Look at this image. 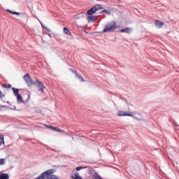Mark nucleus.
<instances>
[{
	"mask_svg": "<svg viewBox=\"0 0 179 179\" xmlns=\"http://www.w3.org/2000/svg\"><path fill=\"white\" fill-rule=\"evenodd\" d=\"M76 78H77V79H78L80 82H85V79H83V77H82L79 74H77V76H76Z\"/></svg>",
	"mask_w": 179,
	"mask_h": 179,
	"instance_id": "obj_18",
	"label": "nucleus"
},
{
	"mask_svg": "<svg viewBox=\"0 0 179 179\" xmlns=\"http://www.w3.org/2000/svg\"><path fill=\"white\" fill-rule=\"evenodd\" d=\"M92 8H94V10L95 12H97V11L103 9V6H101V4H96V5L94 6Z\"/></svg>",
	"mask_w": 179,
	"mask_h": 179,
	"instance_id": "obj_7",
	"label": "nucleus"
},
{
	"mask_svg": "<svg viewBox=\"0 0 179 179\" xmlns=\"http://www.w3.org/2000/svg\"><path fill=\"white\" fill-rule=\"evenodd\" d=\"M30 78H31L30 74H29V73H26V74L23 76V79H24V80H25L26 83H27L28 80H29Z\"/></svg>",
	"mask_w": 179,
	"mask_h": 179,
	"instance_id": "obj_14",
	"label": "nucleus"
},
{
	"mask_svg": "<svg viewBox=\"0 0 179 179\" xmlns=\"http://www.w3.org/2000/svg\"><path fill=\"white\" fill-rule=\"evenodd\" d=\"M3 97H5V94H3V92H1L0 90V99H2Z\"/></svg>",
	"mask_w": 179,
	"mask_h": 179,
	"instance_id": "obj_26",
	"label": "nucleus"
},
{
	"mask_svg": "<svg viewBox=\"0 0 179 179\" xmlns=\"http://www.w3.org/2000/svg\"><path fill=\"white\" fill-rule=\"evenodd\" d=\"M71 178L73 179H82L80 176H79V173L78 172H76L73 173V175L71 176Z\"/></svg>",
	"mask_w": 179,
	"mask_h": 179,
	"instance_id": "obj_9",
	"label": "nucleus"
},
{
	"mask_svg": "<svg viewBox=\"0 0 179 179\" xmlns=\"http://www.w3.org/2000/svg\"><path fill=\"white\" fill-rule=\"evenodd\" d=\"M120 99H121V100H124V98H120Z\"/></svg>",
	"mask_w": 179,
	"mask_h": 179,
	"instance_id": "obj_31",
	"label": "nucleus"
},
{
	"mask_svg": "<svg viewBox=\"0 0 179 179\" xmlns=\"http://www.w3.org/2000/svg\"><path fill=\"white\" fill-rule=\"evenodd\" d=\"M26 16H27V14H22V17H26Z\"/></svg>",
	"mask_w": 179,
	"mask_h": 179,
	"instance_id": "obj_29",
	"label": "nucleus"
},
{
	"mask_svg": "<svg viewBox=\"0 0 179 179\" xmlns=\"http://www.w3.org/2000/svg\"><path fill=\"white\" fill-rule=\"evenodd\" d=\"M97 20V15H90L87 17V22L89 23H93Z\"/></svg>",
	"mask_w": 179,
	"mask_h": 179,
	"instance_id": "obj_3",
	"label": "nucleus"
},
{
	"mask_svg": "<svg viewBox=\"0 0 179 179\" xmlns=\"http://www.w3.org/2000/svg\"><path fill=\"white\" fill-rule=\"evenodd\" d=\"M34 85H35L36 86H37V87H38V92H44V89H45V86H44V85H43V83H41V82H40L38 80H36Z\"/></svg>",
	"mask_w": 179,
	"mask_h": 179,
	"instance_id": "obj_2",
	"label": "nucleus"
},
{
	"mask_svg": "<svg viewBox=\"0 0 179 179\" xmlns=\"http://www.w3.org/2000/svg\"><path fill=\"white\" fill-rule=\"evenodd\" d=\"M41 26H42L43 29H44L45 30H47L48 31V33L51 32V30L50 29L44 27V25H43L42 24H41Z\"/></svg>",
	"mask_w": 179,
	"mask_h": 179,
	"instance_id": "obj_24",
	"label": "nucleus"
},
{
	"mask_svg": "<svg viewBox=\"0 0 179 179\" xmlns=\"http://www.w3.org/2000/svg\"><path fill=\"white\" fill-rule=\"evenodd\" d=\"M6 12H8V13H11V15H20V13H17L16 11H12V10H10L9 9H7Z\"/></svg>",
	"mask_w": 179,
	"mask_h": 179,
	"instance_id": "obj_17",
	"label": "nucleus"
},
{
	"mask_svg": "<svg viewBox=\"0 0 179 179\" xmlns=\"http://www.w3.org/2000/svg\"><path fill=\"white\" fill-rule=\"evenodd\" d=\"M70 71H71L73 72V73H75L76 76L78 74V71H74L73 69H71Z\"/></svg>",
	"mask_w": 179,
	"mask_h": 179,
	"instance_id": "obj_27",
	"label": "nucleus"
},
{
	"mask_svg": "<svg viewBox=\"0 0 179 179\" xmlns=\"http://www.w3.org/2000/svg\"><path fill=\"white\" fill-rule=\"evenodd\" d=\"M64 31L65 34H68V35L71 34V31H69V29H68V28H66V27L64 28Z\"/></svg>",
	"mask_w": 179,
	"mask_h": 179,
	"instance_id": "obj_22",
	"label": "nucleus"
},
{
	"mask_svg": "<svg viewBox=\"0 0 179 179\" xmlns=\"http://www.w3.org/2000/svg\"><path fill=\"white\" fill-rule=\"evenodd\" d=\"M117 117H132V114L127 113L124 111H119L117 113Z\"/></svg>",
	"mask_w": 179,
	"mask_h": 179,
	"instance_id": "obj_4",
	"label": "nucleus"
},
{
	"mask_svg": "<svg viewBox=\"0 0 179 179\" xmlns=\"http://www.w3.org/2000/svg\"><path fill=\"white\" fill-rule=\"evenodd\" d=\"M83 169V166H78L76 170V171H80V170H82Z\"/></svg>",
	"mask_w": 179,
	"mask_h": 179,
	"instance_id": "obj_25",
	"label": "nucleus"
},
{
	"mask_svg": "<svg viewBox=\"0 0 179 179\" xmlns=\"http://www.w3.org/2000/svg\"><path fill=\"white\" fill-rule=\"evenodd\" d=\"M7 103H9V101H7Z\"/></svg>",
	"mask_w": 179,
	"mask_h": 179,
	"instance_id": "obj_32",
	"label": "nucleus"
},
{
	"mask_svg": "<svg viewBox=\"0 0 179 179\" xmlns=\"http://www.w3.org/2000/svg\"><path fill=\"white\" fill-rule=\"evenodd\" d=\"M11 89L13 90L14 96H18L19 94H19V89L15 88V87H12Z\"/></svg>",
	"mask_w": 179,
	"mask_h": 179,
	"instance_id": "obj_11",
	"label": "nucleus"
},
{
	"mask_svg": "<svg viewBox=\"0 0 179 179\" xmlns=\"http://www.w3.org/2000/svg\"><path fill=\"white\" fill-rule=\"evenodd\" d=\"M115 29H117V23L115 21H112L105 25L102 33H111V31H114Z\"/></svg>",
	"mask_w": 179,
	"mask_h": 179,
	"instance_id": "obj_1",
	"label": "nucleus"
},
{
	"mask_svg": "<svg viewBox=\"0 0 179 179\" xmlns=\"http://www.w3.org/2000/svg\"><path fill=\"white\" fill-rule=\"evenodd\" d=\"M48 128H50V129H52L53 131H55L56 132H62V130L55 127H52V126H48Z\"/></svg>",
	"mask_w": 179,
	"mask_h": 179,
	"instance_id": "obj_12",
	"label": "nucleus"
},
{
	"mask_svg": "<svg viewBox=\"0 0 179 179\" xmlns=\"http://www.w3.org/2000/svg\"><path fill=\"white\" fill-rule=\"evenodd\" d=\"M101 13H106V15H111V11L110 10H103L101 11Z\"/></svg>",
	"mask_w": 179,
	"mask_h": 179,
	"instance_id": "obj_20",
	"label": "nucleus"
},
{
	"mask_svg": "<svg viewBox=\"0 0 179 179\" xmlns=\"http://www.w3.org/2000/svg\"><path fill=\"white\" fill-rule=\"evenodd\" d=\"M2 87H4L5 89H10V87H12V85L10 84H6V85H3Z\"/></svg>",
	"mask_w": 179,
	"mask_h": 179,
	"instance_id": "obj_21",
	"label": "nucleus"
},
{
	"mask_svg": "<svg viewBox=\"0 0 179 179\" xmlns=\"http://www.w3.org/2000/svg\"><path fill=\"white\" fill-rule=\"evenodd\" d=\"M121 33H127V34H131L132 32V28L126 27L125 29H122L120 30Z\"/></svg>",
	"mask_w": 179,
	"mask_h": 179,
	"instance_id": "obj_6",
	"label": "nucleus"
},
{
	"mask_svg": "<svg viewBox=\"0 0 179 179\" xmlns=\"http://www.w3.org/2000/svg\"><path fill=\"white\" fill-rule=\"evenodd\" d=\"M155 26L157 29H162L163 26H164V22L160 21V20H155Z\"/></svg>",
	"mask_w": 179,
	"mask_h": 179,
	"instance_id": "obj_5",
	"label": "nucleus"
},
{
	"mask_svg": "<svg viewBox=\"0 0 179 179\" xmlns=\"http://www.w3.org/2000/svg\"><path fill=\"white\" fill-rule=\"evenodd\" d=\"M15 96L17 97V101L19 104H22V103H24V101H23V98L22 97V95L20 94Z\"/></svg>",
	"mask_w": 179,
	"mask_h": 179,
	"instance_id": "obj_8",
	"label": "nucleus"
},
{
	"mask_svg": "<svg viewBox=\"0 0 179 179\" xmlns=\"http://www.w3.org/2000/svg\"><path fill=\"white\" fill-rule=\"evenodd\" d=\"M0 146L1 145H5V140L3 139V134H0Z\"/></svg>",
	"mask_w": 179,
	"mask_h": 179,
	"instance_id": "obj_16",
	"label": "nucleus"
},
{
	"mask_svg": "<svg viewBox=\"0 0 179 179\" xmlns=\"http://www.w3.org/2000/svg\"><path fill=\"white\" fill-rule=\"evenodd\" d=\"M30 78H31L30 74H29V73H26V74L23 76V79H24V80H25L26 83H27L28 80H29Z\"/></svg>",
	"mask_w": 179,
	"mask_h": 179,
	"instance_id": "obj_15",
	"label": "nucleus"
},
{
	"mask_svg": "<svg viewBox=\"0 0 179 179\" xmlns=\"http://www.w3.org/2000/svg\"><path fill=\"white\" fill-rule=\"evenodd\" d=\"M5 159H0V166H4L5 164Z\"/></svg>",
	"mask_w": 179,
	"mask_h": 179,
	"instance_id": "obj_23",
	"label": "nucleus"
},
{
	"mask_svg": "<svg viewBox=\"0 0 179 179\" xmlns=\"http://www.w3.org/2000/svg\"><path fill=\"white\" fill-rule=\"evenodd\" d=\"M26 83H27L28 86H31L32 85H34V82L33 81V79L29 78V80H28Z\"/></svg>",
	"mask_w": 179,
	"mask_h": 179,
	"instance_id": "obj_19",
	"label": "nucleus"
},
{
	"mask_svg": "<svg viewBox=\"0 0 179 179\" xmlns=\"http://www.w3.org/2000/svg\"><path fill=\"white\" fill-rule=\"evenodd\" d=\"M28 99H30V95H28Z\"/></svg>",
	"mask_w": 179,
	"mask_h": 179,
	"instance_id": "obj_30",
	"label": "nucleus"
},
{
	"mask_svg": "<svg viewBox=\"0 0 179 179\" xmlns=\"http://www.w3.org/2000/svg\"><path fill=\"white\" fill-rule=\"evenodd\" d=\"M0 179H9L8 173H0Z\"/></svg>",
	"mask_w": 179,
	"mask_h": 179,
	"instance_id": "obj_10",
	"label": "nucleus"
},
{
	"mask_svg": "<svg viewBox=\"0 0 179 179\" xmlns=\"http://www.w3.org/2000/svg\"><path fill=\"white\" fill-rule=\"evenodd\" d=\"M130 117H132V118H134V120H136V121H139L140 120L139 118H138V117H135L134 115L130 116Z\"/></svg>",
	"mask_w": 179,
	"mask_h": 179,
	"instance_id": "obj_28",
	"label": "nucleus"
},
{
	"mask_svg": "<svg viewBox=\"0 0 179 179\" xmlns=\"http://www.w3.org/2000/svg\"><path fill=\"white\" fill-rule=\"evenodd\" d=\"M0 111H1V108H0Z\"/></svg>",
	"mask_w": 179,
	"mask_h": 179,
	"instance_id": "obj_33",
	"label": "nucleus"
},
{
	"mask_svg": "<svg viewBox=\"0 0 179 179\" xmlns=\"http://www.w3.org/2000/svg\"><path fill=\"white\" fill-rule=\"evenodd\" d=\"M93 13H96V11H94V8H93V7L87 11V15H92Z\"/></svg>",
	"mask_w": 179,
	"mask_h": 179,
	"instance_id": "obj_13",
	"label": "nucleus"
}]
</instances>
